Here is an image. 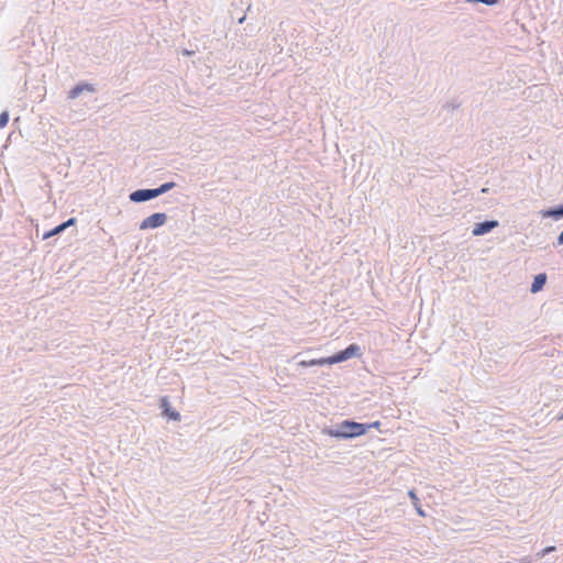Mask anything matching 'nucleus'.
Here are the masks:
<instances>
[{"label": "nucleus", "mask_w": 563, "mask_h": 563, "mask_svg": "<svg viewBox=\"0 0 563 563\" xmlns=\"http://www.w3.org/2000/svg\"><path fill=\"white\" fill-rule=\"evenodd\" d=\"M163 195H166V192L139 188L129 194V201L134 203H143L156 199Z\"/></svg>", "instance_id": "nucleus-4"}, {"label": "nucleus", "mask_w": 563, "mask_h": 563, "mask_svg": "<svg viewBox=\"0 0 563 563\" xmlns=\"http://www.w3.org/2000/svg\"><path fill=\"white\" fill-rule=\"evenodd\" d=\"M96 93L97 89L95 88V85L86 81H78L77 85L73 86V89L68 91V100H76L81 93Z\"/></svg>", "instance_id": "nucleus-5"}, {"label": "nucleus", "mask_w": 563, "mask_h": 563, "mask_svg": "<svg viewBox=\"0 0 563 563\" xmlns=\"http://www.w3.org/2000/svg\"><path fill=\"white\" fill-rule=\"evenodd\" d=\"M161 413L167 421H180V413L169 406L168 396L161 397Z\"/></svg>", "instance_id": "nucleus-7"}, {"label": "nucleus", "mask_w": 563, "mask_h": 563, "mask_svg": "<svg viewBox=\"0 0 563 563\" xmlns=\"http://www.w3.org/2000/svg\"><path fill=\"white\" fill-rule=\"evenodd\" d=\"M498 225L499 222H497V220H485L477 222L475 225H473V231H471V234H473V236H484L490 233Z\"/></svg>", "instance_id": "nucleus-6"}, {"label": "nucleus", "mask_w": 563, "mask_h": 563, "mask_svg": "<svg viewBox=\"0 0 563 563\" xmlns=\"http://www.w3.org/2000/svg\"><path fill=\"white\" fill-rule=\"evenodd\" d=\"M9 124V111L3 110V112L0 113V129H3Z\"/></svg>", "instance_id": "nucleus-18"}, {"label": "nucleus", "mask_w": 563, "mask_h": 563, "mask_svg": "<svg viewBox=\"0 0 563 563\" xmlns=\"http://www.w3.org/2000/svg\"><path fill=\"white\" fill-rule=\"evenodd\" d=\"M357 426L366 428V431H369L371 429H378L379 428V421H371V422H357Z\"/></svg>", "instance_id": "nucleus-17"}, {"label": "nucleus", "mask_w": 563, "mask_h": 563, "mask_svg": "<svg viewBox=\"0 0 563 563\" xmlns=\"http://www.w3.org/2000/svg\"><path fill=\"white\" fill-rule=\"evenodd\" d=\"M540 214H542L544 219L560 221L563 219V202L540 211Z\"/></svg>", "instance_id": "nucleus-10"}, {"label": "nucleus", "mask_w": 563, "mask_h": 563, "mask_svg": "<svg viewBox=\"0 0 563 563\" xmlns=\"http://www.w3.org/2000/svg\"><path fill=\"white\" fill-rule=\"evenodd\" d=\"M462 106V102H460L457 99H454L450 102H445V104L441 106V110L446 111L448 113H452L453 111L460 109Z\"/></svg>", "instance_id": "nucleus-14"}, {"label": "nucleus", "mask_w": 563, "mask_h": 563, "mask_svg": "<svg viewBox=\"0 0 563 563\" xmlns=\"http://www.w3.org/2000/svg\"><path fill=\"white\" fill-rule=\"evenodd\" d=\"M243 20H245V16H244V15H242V18L238 19V24L243 23Z\"/></svg>", "instance_id": "nucleus-20"}, {"label": "nucleus", "mask_w": 563, "mask_h": 563, "mask_svg": "<svg viewBox=\"0 0 563 563\" xmlns=\"http://www.w3.org/2000/svg\"><path fill=\"white\" fill-rule=\"evenodd\" d=\"M563 420V412L559 413V416H556V421H561Z\"/></svg>", "instance_id": "nucleus-19"}, {"label": "nucleus", "mask_w": 563, "mask_h": 563, "mask_svg": "<svg viewBox=\"0 0 563 563\" xmlns=\"http://www.w3.org/2000/svg\"><path fill=\"white\" fill-rule=\"evenodd\" d=\"M352 357H361V346L356 343H352L347 345V347L343 349L342 351L334 352V354L329 355L324 358H328L330 361H335L340 363L347 362Z\"/></svg>", "instance_id": "nucleus-3"}, {"label": "nucleus", "mask_w": 563, "mask_h": 563, "mask_svg": "<svg viewBox=\"0 0 563 563\" xmlns=\"http://www.w3.org/2000/svg\"><path fill=\"white\" fill-rule=\"evenodd\" d=\"M365 427L356 424V421L347 418L331 426L322 427L320 433L336 441H352L367 434Z\"/></svg>", "instance_id": "nucleus-1"}, {"label": "nucleus", "mask_w": 563, "mask_h": 563, "mask_svg": "<svg viewBox=\"0 0 563 563\" xmlns=\"http://www.w3.org/2000/svg\"><path fill=\"white\" fill-rule=\"evenodd\" d=\"M545 282H548V275L545 273H538L533 275V280H531L530 292L536 295L543 289L545 286Z\"/></svg>", "instance_id": "nucleus-11"}, {"label": "nucleus", "mask_w": 563, "mask_h": 563, "mask_svg": "<svg viewBox=\"0 0 563 563\" xmlns=\"http://www.w3.org/2000/svg\"><path fill=\"white\" fill-rule=\"evenodd\" d=\"M553 551H555V547L549 545V547L540 550V552L536 553V559H543V558L550 555Z\"/></svg>", "instance_id": "nucleus-16"}, {"label": "nucleus", "mask_w": 563, "mask_h": 563, "mask_svg": "<svg viewBox=\"0 0 563 563\" xmlns=\"http://www.w3.org/2000/svg\"><path fill=\"white\" fill-rule=\"evenodd\" d=\"M466 3L475 4V3H482L486 7H495L499 3V0H464Z\"/></svg>", "instance_id": "nucleus-15"}, {"label": "nucleus", "mask_w": 563, "mask_h": 563, "mask_svg": "<svg viewBox=\"0 0 563 563\" xmlns=\"http://www.w3.org/2000/svg\"><path fill=\"white\" fill-rule=\"evenodd\" d=\"M166 221H168V216H166V213L154 212L147 216V218H143L142 222H140V230L146 231L159 229L166 224Z\"/></svg>", "instance_id": "nucleus-2"}, {"label": "nucleus", "mask_w": 563, "mask_h": 563, "mask_svg": "<svg viewBox=\"0 0 563 563\" xmlns=\"http://www.w3.org/2000/svg\"><path fill=\"white\" fill-rule=\"evenodd\" d=\"M340 362L336 361H330L329 358L321 357V358H311L309 361H299L297 365L301 368H309V367H324V366H333L338 365Z\"/></svg>", "instance_id": "nucleus-9"}, {"label": "nucleus", "mask_w": 563, "mask_h": 563, "mask_svg": "<svg viewBox=\"0 0 563 563\" xmlns=\"http://www.w3.org/2000/svg\"><path fill=\"white\" fill-rule=\"evenodd\" d=\"M408 498H410V504H412V507H415L416 514L424 518L426 514L423 512L421 506L419 505V498L417 497L416 489L408 490Z\"/></svg>", "instance_id": "nucleus-12"}, {"label": "nucleus", "mask_w": 563, "mask_h": 563, "mask_svg": "<svg viewBox=\"0 0 563 563\" xmlns=\"http://www.w3.org/2000/svg\"><path fill=\"white\" fill-rule=\"evenodd\" d=\"M74 225H76V218H68V220L53 227L52 229H49V231L43 233V240H48L51 238L59 235L63 232H65V230Z\"/></svg>", "instance_id": "nucleus-8"}, {"label": "nucleus", "mask_w": 563, "mask_h": 563, "mask_svg": "<svg viewBox=\"0 0 563 563\" xmlns=\"http://www.w3.org/2000/svg\"><path fill=\"white\" fill-rule=\"evenodd\" d=\"M176 187V183L173 181H166L161 184V186L156 188H143L146 190L157 191V192H168L169 190L174 189Z\"/></svg>", "instance_id": "nucleus-13"}]
</instances>
